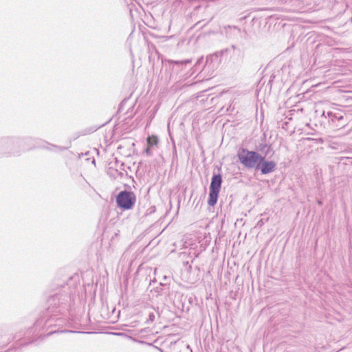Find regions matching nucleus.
<instances>
[{"instance_id": "obj_12", "label": "nucleus", "mask_w": 352, "mask_h": 352, "mask_svg": "<svg viewBox=\"0 0 352 352\" xmlns=\"http://www.w3.org/2000/svg\"><path fill=\"white\" fill-rule=\"evenodd\" d=\"M144 153L147 156H152L153 152H152V147L147 146V147L144 149Z\"/></svg>"}, {"instance_id": "obj_15", "label": "nucleus", "mask_w": 352, "mask_h": 352, "mask_svg": "<svg viewBox=\"0 0 352 352\" xmlns=\"http://www.w3.org/2000/svg\"><path fill=\"white\" fill-rule=\"evenodd\" d=\"M47 144L50 145L51 147L56 148L59 149L60 151H64V150H66L68 148V147L58 146H56V145H54V144H49V143H47Z\"/></svg>"}, {"instance_id": "obj_9", "label": "nucleus", "mask_w": 352, "mask_h": 352, "mask_svg": "<svg viewBox=\"0 0 352 352\" xmlns=\"http://www.w3.org/2000/svg\"><path fill=\"white\" fill-rule=\"evenodd\" d=\"M158 138L157 136L152 135L148 136L146 139L147 146L153 147L158 144Z\"/></svg>"}, {"instance_id": "obj_5", "label": "nucleus", "mask_w": 352, "mask_h": 352, "mask_svg": "<svg viewBox=\"0 0 352 352\" xmlns=\"http://www.w3.org/2000/svg\"><path fill=\"white\" fill-rule=\"evenodd\" d=\"M322 116L325 118H328V122L330 126L334 129H341L344 126L345 121L344 116L340 111H327V114L325 111H323Z\"/></svg>"}, {"instance_id": "obj_14", "label": "nucleus", "mask_w": 352, "mask_h": 352, "mask_svg": "<svg viewBox=\"0 0 352 352\" xmlns=\"http://www.w3.org/2000/svg\"><path fill=\"white\" fill-rule=\"evenodd\" d=\"M272 150V147L271 144H268V146L267 147L264 154L265 157L268 155V154L270 153V151Z\"/></svg>"}, {"instance_id": "obj_13", "label": "nucleus", "mask_w": 352, "mask_h": 352, "mask_svg": "<svg viewBox=\"0 0 352 352\" xmlns=\"http://www.w3.org/2000/svg\"><path fill=\"white\" fill-rule=\"evenodd\" d=\"M95 131H96V129H89V130L85 129V130L82 131L80 133V135H87V134L91 133H93Z\"/></svg>"}, {"instance_id": "obj_11", "label": "nucleus", "mask_w": 352, "mask_h": 352, "mask_svg": "<svg viewBox=\"0 0 352 352\" xmlns=\"http://www.w3.org/2000/svg\"><path fill=\"white\" fill-rule=\"evenodd\" d=\"M155 316L153 312H150L148 314V318L146 321V323L153 322L155 320Z\"/></svg>"}, {"instance_id": "obj_23", "label": "nucleus", "mask_w": 352, "mask_h": 352, "mask_svg": "<svg viewBox=\"0 0 352 352\" xmlns=\"http://www.w3.org/2000/svg\"><path fill=\"white\" fill-rule=\"evenodd\" d=\"M156 311L158 313V314L160 315V312H159V307L157 308L156 309Z\"/></svg>"}, {"instance_id": "obj_21", "label": "nucleus", "mask_w": 352, "mask_h": 352, "mask_svg": "<svg viewBox=\"0 0 352 352\" xmlns=\"http://www.w3.org/2000/svg\"><path fill=\"white\" fill-rule=\"evenodd\" d=\"M203 61V57H201L200 59L198 60V62H202Z\"/></svg>"}, {"instance_id": "obj_8", "label": "nucleus", "mask_w": 352, "mask_h": 352, "mask_svg": "<svg viewBox=\"0 0 352 352\" xmlns=\"http://www.w3.org/2000/svg\"><path fill=\"white\" fill-rule=\"evenodd\" d=\"M222 52H215L212 54H210L206 57V63L204 67L203 68V71H206L207 69H214V62H217L219 57L221 55Z\"/></svg>"}, {"instance_id": "obj_20", "label": "nucleus", "mask_w": 352, "mask_h": 352, "mask_svg": "<svg viewBox=\"0 0 352 352\" xmlns=\"http://www.w3.org/2000/svg\"><path fill=\"white\" fill-rule=\"evenodd\" d=\"M231 47L233 49V50H235L236 48V45H232L231 46Z\"/></svg>"}, {"instance_id": "obj_22", "label": "nucleus", "mask_w": 352, "mask_h": 352, "mask_svg": "<svg viewBox=\"0 0 352 352\" xmlns=\"http://www.w3.org/2000/svg\"><path fill=\"white\" fill-rule=\"evenodd\" d=\"M195 270H197V272H199V268L197 266V267H195Z\"/></svg>"}, {"instance_id": "obj_1", "label": "nucleus", "mask_w": 352, "mask_h": 352, "mask_svg": "<svg viewBox=\"0 0 352 352\" xmlns=\"http://www.w3.org/2000/svg\"><path fill=\"white\" fill-rule=\"evenodd\" d=\"M74 288L60 285L54 288L47 300V309L30 329V333L38 336H50L56 333H78L79 331L63 329L64 327L79 329L84 324L79 316L73 314Z\"/></svg>"}, {"instance_id": "obj_18", "label": "nucleus", "mask_w": 352, "mask_h": 352, "mask_svg": "<svg viewBox=\"0 0 352 352\" xmlns=\"http://www.w3.org/2000/svg\"><path fill=\"white\" fill-rule=\"evenodd\" d=\"M32 342H33V341L32 340V341L28 342H26V343H25V344H21L20 346L27 345V344H30V343H32Z\"/></svg>"}, {"instance_id": "obj_17", "label": "nucleus", "mask_w": 352, "mask_h": 352, "mask_svg": "<svg viewBox=\"0 0 352 352\" xmlns=\"http://www.w3.org/2000/svg\"><path fill=\"white\" fill-rule=\"evenodd\" d=\"M234 29L237 31V32H238L240 35H241L242 32H241V30L239 28H237L234 27Z\"/></svg>"}, {"instance_id": "obj_4", "label": "nucleus", "mask_w": 352, "mask_h": 352, "mask_svg": "<svg viewBox=\"0 0 352 352\" xmlns=\"http://www.w3.org/2000/svg\"><path fill=\"white\" fill-rule=\"evenodd\" d=\"M117 206L122 210H128L133 208L136 196L132 191L122 190L116 197Z\"/></svg>"}, {"instance_id": "obj_10", "label": "nucleus", "mask_w": 352, "mask_h": 352, "mask_svg": "<svg viewBox=\"0 0 352 352\" xmlns=\"http://www.w3.org/2000/svg\"><path fill=\"white\" fill-rule=\"evenodd\" d=\"M267 146H268V144H267L265 143H261L258 145V149L261 153H264Z\"/></svg>"}, {"instance_id": "obj_6", "label": "nucleus", "mask_w": 352, "mask_h": 352, "mask_svg": "<svg viewBox=\"0 0 352 352\" xmlns=\"http://www.w3.org/2000/svg\"><path fill=\"white\" fill-rule=\"evenodd\" d=\"M276 168V163L274 161H267L265 156H263V160L258 163V167L256 170H260L261 174L267 175L273 173Z\"/></svg>"}, {"instance_id": "obj_7", "label": "nucleus", "mask_w": 352, "mask_h": 352, "mask_svg": "<svg viewBox=\"0 0 352 352\" xmlns=\"http://www.w3.org/2000/svg\"><path fill=\"white\" fill-rule=\"evenodd\" d=\"M32 140V138H12L4 140V143L7 146V148L12 149V146L15 145L17 146H22L23 149H25L24 144L30 143Z\"/></svg>"}, {"instance_id": "obj_2", "label": "nucleus", "mask_w": 352, "mask_h": 352, "mask_svg": "<svg viewBox=\"0 0 352 352\" xmlns=\"http://www.w3.org/2000/svg\"><path fill=\"white\" fill-rule=\"evenodd\" d=\"M239 162L248 168H256L258 163L263 160V155L254 151H249L245 148H241L237 153Z\"/></svg>"}, {"instance_id": "obj_19", "label": "nucleus", "mask_w": 352, "mask_h": 352, "mask_svg": "<svg viewBox=\"0 0 352 352\" xmlns=\"http://www.w3.org/2000/svg\"><path fill=\"white\" fill-rule=\"evenodd\" d=\"M187 269H188V271L191 270H192V266H191V265H188V266L187 267Z\"/></svg>"}, {"instance_id": "obj_3", "label": "nucleus", "mask_w": 352, "mask_h": 352, "mask_svg": "<svg viewBox=\"0 0 352 352\" xmlns=\"http://www.w3.org/2000/svg\"><path fill=\"white\" fill-rule=\"evenodd\" d=\"M222 182L223 180L221 173H216L214 172L209 186L208 204L210 206H214L217 204Z\"/></svg>"}, {"instance_id": "obj_24", "label": "nucleus", "mask_w": 352, "mask_h": 352, "mask_svg": "<svg viewBox=\"0 0 352 352\" xmlns=\"http://www.w3.org/2000/svg\"><path fill=\"white\" fill-rule=\"evenodd\" d=\"M95 332H86V333L90 334V333H94Z\"/></svg>"}, {"instance_id": "obj_16", "label": "nucleus", "mask_w": 352, "mask_h": 352, "mask_svg": "<svg viewBox=\"0 0 352 352\" xmlns=\"http://www.w3.org/2000/svg\"><path fill=\"white\" fill-rule=\"evenodd\" d=\"M148 210H149V214H151L155 211V207L152 206L148 209Z\"/></svg>"}]
</instances>
